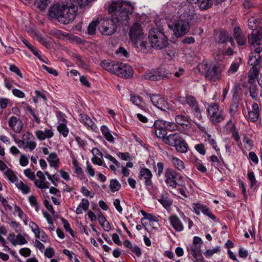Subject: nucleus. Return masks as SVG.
Wrapping results in <instances>:
<instances>
[{"instance_id": "1", "label": "nucleus", "mask_w": 262, "mask_h": 262, "mask_svg": "<svg viewBox=\"0 0 262 262\" xmlns=\"http://www.w3.org/2000/svg\"><path fill=\"white\" fill-rule=\"evenodd\" d=\"M134 10V7L129 3L122 0L113 1L108 7V12L112 17L119 25H126Z\"/></svg>"}, {"instance_id": "2", "label": "nucleus", "mask_w": 262, "mask_h": 262, "mask_svg": "<svg viewBox=\"0 0 262 262\" xmlns=\"http://www.w3.org/2000/svg\"><path fill=\"white\" fill-rule=\"evenodd\" d=\"M225 69V66L223 64H209L206 61H203L194 69V72L195 73L203 74L207 79L215 82L221 79L222 73Z\"/></svg>"}, {"instance_id": "3", "label": "nucleus", "mask_w": 262, "mask_h": 262, "mask_svg": "<svg viewBox=\"0 0 262 262\" xmlns=\"http://www.w3.org/2000/svg\"><path fill=\"white\" fill-rule=\"evenodd\" d=\"M248 40L254 51L249 56L248 63L252 67H256L261 61L260 53L262 52V35L259 31L252 32L248 35Z\"/></svg>"}, {"instance_id": "4", "label": "nucleus", "mask_w": 262, "mask_h": 262, "mask_svg": "<svg viewBox=\"0 0 262 262\" xmlns=\"http://www.w3.org/2000/svg\"><path fill=\"white\" fill-rule=\"evenodd\" d=\"M133 45L141 50L146 49L147 42L146 34L144 33L142 26L139 23H135L130 27L128 33Z\"/></svg>"}, {"instance_id": "5", "label": "nucleus", "mask_w": 262, "mask_h": 262, "mask_svg": "<svg viewBox=\"0 0 262 262\" xmlns=\"http://www.w3.org/2000/svg\"><path fill=\"white\" fill-rule=\"evenodd\" d=\"M158 28H153L149 32L148 37L153 48L157 49L165 48L168 45L167 38L163 32V29L160 25H158Z\"/></svg>"}, {"instance_id": "6", "label": "nucleus", "mask_w": 262, "mask_h": 262, "mask_svg": "<svg viewBox=\"0 0 262 262\" xmlns=\"http://www.w3.org/2000/svg\"><path fill=\"white\" fill-rule=\"evenodd\" d=\"M183 11L182 15L184 20L186 21H181V36L187 34L190 29V25L188 21H190L194 18L195 14V8L192 4H187L183 6Z\"/></svg>"}, {"instance_id": "7", "label": "nucleus", "mask_w": 262, "mask_h": 262, "mask_svg": "<svg viewBox=\"0 0 262 262\" xmlns=\"http://www.w3.org/2000/svg\"><path fill=\"white\" fill-rule=\"evenodd\" d=\"M115 21L112 17L111 19H100L98 21L100 32L105 35H111L114 34L116 31L117 27L119 26Z\"/></svg>"}, {"instance_id": "8", "label": "nucleus", "mask_w": 262, "mask_h": 262, "mask_svg": "<svg viewBox=\"0 0 262 262\" xmlns=\"http://www.w3.org/2000/svg\"><path fill=\"white\" fill-rule=\"evenodd\" d=\"M67 10L64 9V4H56L53 5L50 7L49 10V16L52 19H55L58 20L59 22L66 23L69 19L65 18L66 17H64L62 14L64 12Z\"/></svg>"}, {"instance_id": "9", "label": "nucleus", "mask_w": 262, "mask_h": 262, "mask_svg": "<svg viewBox=\"0 0 262 262\" xmlns=\"http://www.w3.org/2000/svg\"><path fill=\"white\" fill-rule=\"evenodd\" d=\"M207 115L210 121L214 124L220 122L225 119V116L222 111H219L218 104L214 103L209 105L207 108Z\"/></svg>"}, {"instance_id": "10", "label": "nucleus", "mask_w": 262, "mask_h": 262, "mask_svg": "<svg viewBox=\"0 0 262 262\" xmlns=\"http://www.w3.org/2000/svg\"><path fill=\"white\" fill-rule=\"evenodd\" d=\"M147 96L150 98L152 104L158 108L166 111L169 108L167 101L161 95L158 94H147Z\"/></svg>"}, {"instance_id": "11", "label": "nucleus", "mask_w": 262, "mask_h": 262, "mask_svg": "<svg viewBox=\"0 0 262 262\" xmlns=\"http://www.w3.org/2000/svg\"><path fill=\"white\" fill-rule=\"evenodd\" d=\"M214 38L216 43L225 45L229 42L232 46H235L234 39L227 31L220 30L214 34Z\"/></svg>"}, {"instance_id": "12", "label": "nucleus", "mask_w": 262, "mask_h": 262, "mask_svg": "<svg viewBox=\"0 0 262 262\" xmlns=\"http://www.w3.org/2000/svg\"><path fill=\"white\" fill-rule=\"evenodd\" d=\"M118 66L119 67L116 69L117 71H115V74L125 78H128L132 76L133 69L129 65L118 62Z\"/></svg>"}, {"instance_id": "13", "label": "nucleus", "mask_w": 262, "mask_h": 262, "mask_svg": "<svg viewBox=\"0 0 262 262\" xmlns=\"http://www.w3.org/2000/svg\"><path fill=\"white\" fill-rule=\"evenodd\" d=\"M64 9H66L67 12L64 11L62 15L64 17H66V18L69 19L66 23H62L63 24H69L71 23L75 18L76 15V7L72 4H64Z\"/></svg>"}, {"instance_id": "14", "label": "nucleus", "mask_w": 262, "mask_h": 262, "mask_svg": "<svg viewBox=\"0 0 262 262\" xmlns=\"http://www.w3.org/2000/svg\"><path fill=\"white\" fill-rule=\"evenodd\" d=\"M164 141L169 145L174 146L177 151L180 152V135L179 133L169 135L164 138Z\"/></svg>"}, {"instance_id": "15", "label": "nucleus", "mask_w": 262, "mask_h": 262, "mask_svg": "<svg viewBox=\"0 0 262 262\" xmlns=\"http://www.w3.org/2000/svg\"><path fill=\"white\" fill-rule=\"evenodd\" d=\"M185 102L193 111L195 116L200 117L201 116V111L194 97L191 95H187L185 98Z\"/></svg>"}, {"instance_id": "16", "label": "nucleus", "mask_w": 262, "mask_h": 262, "mask_svg": "<svg viewBox=\"0 0 262 262\" xmlns=\"http://www.w3.org/2000/svg\"><path fill=\"white\" fill-rule=\"evenodd\" d=\"M178 173L171 169H168L165 172V182L170 186L175 188L177 185L176 181Z\"/></svg>"}, {"instance_id": "17", "label": "nucleus", "mask_w": 262, "mask_h": 262, "mask_svg": "<svg viewBox=\"0 0 262 262\" xmlns=\"http://www.w3.org/2000/svg\"><path fill=\"white\" fill-rule=\"evenodd\" d=\"M233 36L238 46H243L246 43V37L239 27L234 28Z\"/></svg>"}, {"instance_id": "18", "label": "nucleus", "mask_w": 262, "mask_h": 262, "mask_svg": "<svg viewBox=\"0 0 262 262\" xmlns=\"http://www.w3.org/2000/svg\"><path fill=\"white\" fill-rule=\"evenodd\" d=\"M180 20L179 19H170L167 21V25L170 30H171L174 36L178 38L180 37V32L179 31L180 25Z\"/></svg>"}, {"instance_id": "19", "label": "nucleus", "mask_w": 262, "mask_h": 262, "mask_svg": "<svg viewBox=\"0 0 262 262\" xmlns=\"http://www.w3.org/2000/svg\"><path fill=\"white\" fill-rule=\"evenodd\" d=\"M8 240L13 246L24 245L27 242L25 237L21 234H17L16 236H15L14 233L10 234L8 236Z\"/></svg>"}, {"instance_id": "20", "label": "nucleus", "mask_w": 262, "mask_h": 262, "mask_svg": "<svg viewBox=\"0 0 262 262\" xmlns=\"http://www.w3.org/2000/svg\"><path fill=\"white\" fill-rule=\"evenodd\" d=\"M9 126L15 133H19L23 128V123L20 120L15 116H12L9 120Z\"/></svg>"}, {"instance_id": "21", "label": "nucleus", "mask_w": 262, "mask_h": 262, "mask_svg": "<svg viewBox=\"0 0 262 262\" xmlns=\"http://www.w3.org/2000/svg\"><path fill=\"white\" fill-rule=\"evenodd\" d=\"M152 173L151 171L148 168H142L140 171V178L145 181V185L150 186L152 184L151 180Z\"/></svg>"}, {"instance_id": "22", "label": "nucleus", "mask_w": 262, "mask_h": 262, "mask_svg": "<svg viewBox=\"0 0 262 262\" xmlns=\"http://www.w3.org/2000/svg\"><path fill=\"white\" fill-rule=\"evenodd\" d=\"M118 62L111 60H104L101 63V67L105 70L115 74L116 69L118 68Z\"/></svg>"}, {"instance_id": "23", "label": "nucleus", "mask_w": 262, "mask_h": 262, "mask_svg": "<svg viewBox=\"0 0 262 262\" xmlns=\"http://www.w3.org/2000/svg\"><path fill=\"white\" fill-rule=\"evenodd\" d=\"M259 116V105L256 103H254L252 105V110L248 111L249 119L252 122L258 120Z\"/></svg>"}, {"instance_id": "24", "label": "nucleus", "mask_w": 262, "mask_h": 262, "mask_svg": "<svg viewBox=\"0 0 262 262\" xmlns=\"http://www.w3.org/2000/svg\"><path fill=\"white\" fill-rule=\"evenodd\" d=\"M36 175L39 180L35 181L34 183L36 186L41 189L48 188L49 186L46 182V178L44 176L43 172L41 171H38L37 172Z\"/></svg>"}, {"instance_id": "25", "label": "nucleus", "mask_w": 262, "mask_h": 262, "mask_svg": "<svg viewBox=\"0 0 262 262\" xmlns=\"http://www.w3.org/2000/svg\"><path fill=\"white\" fill-rule=\"evenodd\" d=\"M193 244L194 245V246L192 247L190 249L191 255H193L194 252H196V253L198 251L200 253L199 255H202L201 248L203 244V241L201 238L199 236H195L193 239Z\"/></svg>"}, {"instance_id": "26", "label": "nucleus", "mask_w": 262, "mask_h": 262, "mask_svg": "<svg viewBox=\"0 0 262 262\" xmlns=\"http://www.w3.org/2000/svg\"><path fill=\"white\" fill-rule=\"evenodd\" d=\"M35 135L40 140H43L46 138H50L53 136V132L51 129H46L44 131L37 130Z\"/></svg>"}, {"instance_id": "27", "label": "nucleus", "mask_w": 262, "mask_h": 262, "mask_svg": "<svg viewBox=\"0 0 262 262\" xmlns=\"http://www.w3.org/2000/svg\"><path fill=\"white\" fill-rule=\"evenodd\" d=\"M79 116L80 122L83 123L85 126L89 127L92 129L95 128L94 123L88 115L84 114H80Z\"/></svg>"}, {"instance_id": "28", "label": "nucleus", "mask_w": 262, "mask_h": 262, "mask_svg": "<svg viewBox=\"0 0 262 262\" xmlns=\"http://www.w3.org/2000/svg\"><path fill=\"white\" fill-rule=\"evenodd\" d=\"M259 74V71L257 67H252L249 72L248 83L250 84L254 83L255 79Z\"/></svg>"}, {"instance_id": "29", "label": "nucleus", "mask_w": 262, "mask_h": 262, "mask_svg": "<svg viewBox=\"0 0 262 262\" xmlns=\"http://www.w3.org/2000/svg\"><path fill=\"white\" fill-rule=\"evenodd\" d=\"M89 206V202L87 199H83L81 202L79 204L76 208V212L77 214H81L83 211L86 210Z\"/></svg>"}, {"instance_id": "30", "label": "nucleus", "mask_w": 262, "mask_h": 262, "mask_svg": "<svg viewBox=\"0 0 262 262\" xmlns=\"http://www.w3.org/2000/svg\"><path fill=\"white\" fill-rule=\"evenodd\" d=\"M205 134L207 135V137L205 139V141H207L208 143L212 146V148L216 151L218 152L220 150L219 148L217 146L216 142L214 137H212L211 135L209 134L207 131H205Z\"/></svg>"}, {"instance_id": "31", "label": "nucleus", "mask_w": 262, "mask_h": 262, "mask_svg": "<svg viewBox=\"0 0 262 262\" xmlns=\"http://www.w3.org/2000/svg\"><path fill=\"white\" fill-rule=\"evenodd\" d=\"M189 118L181 115V128H183L184 132L191 128V123L189 121ZM183 132L181 129V133Z\"/></svg>"}, {"instance_id": "32", "label": "nucleus", "mask_w": 262, "mask_h": 262, "mask_svg": "<svg viewBox=\"0 0 262 262\" xmlns=\"http://www.w3.org/2000/svg\"><path fill=\"white\" fill-rule=\"evenodd\" d=\"M47 160L49 162L51 166L57 167V163L59 161V159L58 158L57 155L56 153H51L47 158Z\"/></svg>"}, {"instance_id": "33", "label": "nucleus", "mask_w": 262, "mask_h": 262, "mask_svg": "<svg viewBox=\"0 0 262 262\" xmlns=\"http://www.w3.org/2000/svg\"><path fill=\"white\" fill-rule=\"evenodd\" d=\"M101 130L102 134L105 137V139L110 142H112L114 140V138L112 135L110 133L108 128L105 125L102 126L101 127Z\"/></svg>"}, {"instance_id": "34", "label": "nucleus", "mask_w": 262, "mask_h": 262, "mask_svg": "<svg viewBox=\"0 0 262 262\" xmlns=\"http://www.w3.org/2000/svg\"><path fill=\"white\" fill-rule=\"evenodd\" d=\"M221 251V247L219 246H215L212 249H207L206 250L204 254L206 258H210L214 254H220Z\"/></svg>"}, {"instance_id": "35", "label": "nucleus", "mask_w": 262, "mask_h": 262, "mask_svg": "<svg viewBox=\"0 0 262 262\" xmlns=\"http://www.w3.org/2000/svg\"><path fill=\"white\" fill-rule=\"evenodd\" d=\"M170 223L174 229L177 231H180V221L179 219L176 215H172L169 217Z\"/></svg>"}, {"instance_id": "36", "label": "nucleus", "mask_w": 262, "mask_h": 262, "mask_svg": "<svg viewBox=\"0 0 262 262\" xmlns=\"http://www.w3.org/2000/svg\"><path fill=\"white\" fill-rule=\"evenodd\" d=\"M207 206L203 204L200 203H195L192 204V208L194 210V212L198 215L200 214L201 212H203Z\"/></svg>"}, {"instance_id": "37", "label": "nucleus", "mask_w": 262, "mask_h": 262, "mask_svg": "<svg viewBox=\"0 0 262 262\" xmlns=\"http://www.w3.org/2000/svg\"><path fill=\"white\" fill-rule=\"evenodd\" d=\"M199 7L201 10H205L210 8L212 6L211 0H199Z\"/></svg>"}, {"instance_id": "38", "label": "nucleus", "mask_w": 262, "mask_h": 262, "mask_svg": "<svg viewBox=\"0 0 262 262\" xmlns=\"http://www.w3.org/2000/svg\"><path fill=\"white\" fill-rule=\"evenodd\" d=\"M15 185L17 188L20 190L21 192L24 194H27L30 191V188L28 185L24 184L22 181H19L15 183Z\"/></svg>"}, {"instance_id": "39", "label": "nucleus", "mask_w": 262, "mask_h": 262, "mask_svg": "<svg viewBox=\"0 0 262 262\" xmlns=\"http://www.w3.org/2000/svg\"><path fill=\"white\" fill-rule=\"evenodd\" d=\"M156 72L159 80L169 78L171 75V73L168 71L163 69H160Z\"/></svg>"}, {"instance_id": "40", "label": "nucleus", "mask_w": 262, "mask_h": 262, "mask_svg": "<svg viewBox=\"0 0 262 262\" xmlns=\"http://www.w3.org/2000/svg\"><path fill=\"white\" fill-rule=\"evenodd\" d=\"M5 174L8 180L12 183H16L18 181L16 176L11 169L8 168L6 171L5 172Z\"/></svg>"}, {"instance_id": "41", "label": "nucleus", "mask_w": 262, "mask_h": 262, "mask_svg": "<svg viewBox=\"0 0 262 262\" xmlns=\"http://www.w3.org/2000/svg\"><path fill=\"white\" fill-rule=\"evenodd\" d=\"M239 62H237V61H235V62H233L231 66H230V68L229 69H228V70L227 71V74L228 75H231V74H233L234 73H235L238 68H239Z\"/></svg>"}, {"instance_id": "42", "label": "nucleus", "mask_w": 262, "mask_h": 262, "mask_svg": "<svg viewBox=\"0 0 262 262\" xmlns=\"http://www.w3.org/2000/svg\"><path fill=\"white\" fill-rule=\"evenodd\" d=\"M120 187L121 184L118 180L116 179L111 180L110 188L112 191H117L120 189Z\"/></svg>"}, {"instance_id": "43", "label": "nucleus", "mask_w": 262, "mask_h": 262, "mask_svg": "<svg viewBox=\"0 0 262 262\" xmlns=\"http://www.w3.org/2000/svg\"><path fill=\"white\" fill-rule=\"evenodd\" d=\"M233 53V50L231 48H229L228 49H227L225 52H224L223 50H220L219 51H213V54L215 57H218L220 55H225L227 56H230L232 55Z\"/></svg>"}, {"instance_id": "44", "label": "nucleus", "mask_w": 262, "mask_h": 262, "mask_svg": "<svg viewBox=\"0 0 262 262\" xmlns=\"http://www.w3.org/2000/svg\"><path fill=\"white\" fill-rule=\"evenodd\" d=\"M144 78L151 81L159 80L156 71L149 72L144 75Z\"/></svg>"}, {"instance_id": "45", "label": "nucleus", "mask_w": 262, "mask_h": 262, "mask_svg": "<svg viewBox=\"0 0 262 262\" xmlns=\"http://www.w3.org/2000/svg\"><path fill=\"white\" fill-rule=\"evenodd\" d=\"M57 130L64 137H66L68 136L69 129L65 124L60 123L57 126Z\"/></svg>"}, {"instance_id": "46", "label": "nucleus", "mask_w": 262, "mask_h": 262, "mask_svg": "<svg viewBox=\"0 0 262 262\" xmlns=\"http://www.w3.org/2000/svg\"><path fill=\"white\" fill-rule=\"evenodd\" d=\"M99 20L93 21L90 24L88 28V33L90 35H93L96 32V26H99Z\"/></svg>"}, {"instance_id": "47", "label": "nucleus", "mask_w": 262, "mask_h": 262, "mask_svg": "<svg viewBox=\"0 0 262 262\" xmlns=\"http://www.w3.org/2000/svg\"><path fill=\"white\" fill-rule=\"evenodd\" d=\"M249 92L250 96L252 98V99L254 100H257L258 97V94L257 92L256 86L253 84H250L249 86Z\"/></svg>"}, {"instance_id": "48", "label": "nucleus", "mask_w": 262, "mask_h": 262, "mask_svg": "<svg viewBox=\"0 0 262 262\" xmlns=\"http://www.w3.org/2000/svg\"><path fill=\"white\" fill-rule=\"evenodd\" d=\"M236 129V128L234 123L232 122L231 120L227 122L224 127V130L226 131L227 133L232 132L234 129Z\"/></svg>"}, {"instance_id": "49", "label": "nucleus", "mask_w": 262, "mask_h": 262, "mask_svg": "<svg viewBox=\"0 0 262 262\" xmlns=\"http://www.w3.org/2000/svg\"><path fill=\"white\" fill-rule=\"evenodd\" d=\"M155 134L157 136V137L159 138H163V140L165 137V136L167 134V131L166 128H155Z\"/></svg>"}, {"instance_id": "50", "label": "nucleus", "mask_w": 262, "mask_h": 262, "mask_svg": "<svg viewBox=\"0 0 262 262\" xmlns=\"http://www.w3.org/2000/svg\"><path fill=\"white\" fill-rule=\"evenodd\" d=\"M158 201L165 208L169 207L172 204V202L168 198L164 196H162L161 199H158Z\"/></svg>"}, {"instance_id": "51", "label": "nucleus", "mask_w": 262, "mask_h": 262, "mask_svg": "<svg viewBox=\"0 0 262 262\" xmlns=\"http://www.w3.org/2000/svg\"><path fill=\"white\" fill-rule=\"evenodd\" d=\"M130 101L134 104L140 106L142 100L139 96L131 94Z\"/></svg>"}, {"instance_id": "52", "label": "nucleus", "mask_w": 262, "mask_h": 262, "mask_svg": "<svg viewBox=\"0 0 262 262\" xmlns=\"http://www.w3.org/2000/svg\"><path fill=\"white\" fill-rule=\"evenodd\" d=\"M50 3V0H38L37 2V7L41 11H43Z\"/></svg>"}, {"instance_id": "53", "label": "nucleus", "mask_w": 262, "mask_h": 262, "mask_svg": "<svg viewBox=\"0 0 262 262\" xmlns=\"http://www.w3.org/2000/svg\"><path fill=\"white\" fill-rule=\"evenodd\" d=\"M247 177L249 180L250 181L251 186L253 187L256 185V180L255 177L254 173L253 171H250L248 172Z\"/></svg>"}, {"instance_id": "54", "label": "nucleus", "mask_w": 262, "mask_h": 262, "mask_svg": "<svg viewBox=\"0 0 262 262\" xmlns=\"http://www.w3.org/2000/svg\"><path fill=\"white\" fill-rule=\"evenodd\" d=\"M36 39L40 43H41L42 45H43L45 46H46L47 48H49L51 47V44L49 42L47 41V40L43 37L41 35H36Z\"/></svg>"}, {"instance_id": "55", "label": "nucleus", "mask_w": 262, "mask_h": 262, "mask_svg": "<svg viewBox=\"0 0 262 262\" xmlns=\"http://www.w3.org/2000/svg\"><path fill=\"white\" fill-rule=\"evenodd\" d=\"M29 201L31 205L35 208L36 211H38L39 209V205L37 202L36 198L34 195H31L29 198Z\"/></svg>"}, {"instance_id": "56", "label": "nucleus", "mask_w": 262, "mask_h": 262, "mask_svg": "<svg viewBox=\"0 0 262 262\" xmlns=\"http://www.w3.org/2000/svg\"><path fill=\"white\" fill-rule=\"evenodd\" d=\"M243 142L245 144V147L247 148L248 150H250L252 149L253 146L252 141L250 140L247 137H244L243 139Z\"/></svg>"}, {"instance_id": "57", "label": "nucleus", "mask_w": 262, "mask_h": 262, "mask_svg": "<svg viewBox=\"0 0 262 262\" xmlns=\"http://www.w3.org/2000/svg\"><path fill=\"white\" fill-rule=\"evenodd\" d=\"M166 122L167 121L162 120H158L155 122L154 126L155 128H166Z\"/></svg>"}, {"instance_id": "58", "label": "nucleus", "mask_w": 262, "mask_h": 262, "mask_svg": "<svg viewBox=\"0 0 262 262\" xmlns=\"http://www.w3.org/2000/svg\"><path fill=\"white\" fill-rule=\"evenodd\" d=\"M61 221H62V224L63 225V226H64V228L65 230L69 232L70 233V234H71V235L73 236V231L71 229L70 226V224L68 222V221L67 220H66L64 219H63V218L61 219Z\"/></svg>"}, {"instance_id": "59", "label": "nucleus", "mask_w": 262, "mask_h": 262, "mask_svg": "<svg viewBox=\"0 0 262 262\" xmlns=\"http://www.w3.org/2000/svg\"><path fill=\"white\" fill-rule=\"evenodd\" d=\"M195 149L200 154L204 155L206 154V150L203 144L201 143L195 146Z\"/></svg>"}, {"instance_id": "60", "label": "nucleus", "mask_w": 262, "mask_h": 262, "mask_svg": "<svg viewBox=\"0 0 262 262\" xmlns=\"http://www.w3.org/2000/svg\"><path fill=\"white\" fill-rule=\"evenodd\" d=\"M81 192L84 195L86 196H89L90 198H92L94 196V193L93 192L89 191L88 189L84 186H82L81 187Z\"/></svg>"}, {"instance_id": "61", "label": "nucleus", "mask_w": 262, "mask_h": 262, "mask_svg": "<svg viewBox=\"0 0 262 262\" xmlns=\"http://www.w3.org/2000/svg\"><path fill=\"white\" fill-rule=\"evenodd\" d=\"M41 68L47 71L49 73L55 76H57L58 74V72L55 69L49 68L45 65H42Z\"/></svg>"}, {"instance_id": "62", "label": "nucleus", "mask_w": 262, "mask_h": 262, "mask_svg": "<svg viewBox=\"0 0 262 262\" xmlns=\"http://www.w3.org/2000/svg\"><path fill=\"white\" fill-rule=\"evenodd\" d=\"M25 175L30 180H34L35 179L34 173L30 169H27L24 170Z\"/></svg>"}, {"instance_id": "63", "label": "nucleus", "mask_w": 262, "mask_h": 262, "mask_svg": "<svg viewBox=\"0 0 262 262\" xmlns=\"http://www.w3.org/2000/svg\"><path fill=\"white\" fill-rule=\"evenodd\" d=\"M249 158L254 164H256L258 163V158L254 152H250L249 154Z\"/></svg>"}, {"instance_id": "64", "label": "nucleus", "mask_w": 262, "mask_h": 262, "mask_svg": "<svg viewBox=\"0 0 262 262\" xmlns=\"http://www.w3.org/2000/svg\"><path fill=\"white\" fill-rule=\"evenodd\" d=\"M178 128V126L173 122H167L166 129L169 130H174Z\"/></svg>"}]
</instances>
